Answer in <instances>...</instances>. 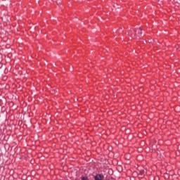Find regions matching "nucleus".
I'll list each match as a JSON object with an SVG mask.
<instances>
[{"mask_svg":"<svg viewBox=\"0 0 180 180\" xmlns=\"http://www.w3.org/2000/svg\"><path fill=\"white\" fill-rule=\"evenodd\" d=\"M57 5H58V2L56 1Z\"/></svg>","mask_w":180,"mask_h":180,"instance_id":"nucleus-6","label":"nucleus"},{"mask_svg":"<svg viewBox=\"0 0 180 180\" xmlns=\"http://www.w3.org/2000/svg\"><path fill=\"white\" fill-rule=\"evenodd\" d=\"M129 33L131 34V36L134 35L135 38L137 37V34H136L134 29H131Z\"/></svg>","mask_w":180,"mask_h":180,"instance_id":"nucleus-3","label":"nucleus"},{"mask_svg":"<svg viewBox=\"0 0 180 180\" xmlns=\"http://www.w3.org/2000/svg\"><path fill=\"white\" fill-rule=\"evenodd\" d=\"M95 180H102L103 179V174H97L94 177Z\"/></svg>","mask_w":180,"mask_h":180,"instance_id":"nucleus-2","label":"nucleus"},{"mask_svg":"<svg viewBox=\"0 0 180 180\" xmlns=\"http://www.w3.org/2000/svg\"><path fill=\"white\" fill-rule=\"evenodd\" d=\"M156 1H160V0H156Z\"/></svg>","mask_w":180,"mask_h":180,"instance_id":"nucleus-7","label":"nucleus"},{"mask_svg":"<svg viewBox=\"0 0 180 180\" xmlns=\"http://www.w3.org/2000/svg\"><path fill=\"white\" fill-rule=\"evenodd\" d=\"M140 174H141V175H143V174H144V170H141V171H140Z\"/></svg>","mask_w":180,"mask_h":180,"instance_id":"nucleus-5","label":"nucleus"},{"mask_svg":"<svg viewBox=\"0 0 180 180\" xmlns=\"http://www.w3.org/2000/svg\"><path fill=\"white\" fill-rule=\"evenodd\" d=\"M143 29L141 27H139L136 32H138V36L136 34V39H141V34H143V32H141Z\"/></svg>","mask_w":180,"mask_h":180,"instance_id":"nucleus-1","label":"nucleus"},{"mask_svg":"<svg viewBox=\"0 0 180 180\" xmlns=\"http://www.w3.org/2000/svg\"><path fill=\"white\" fill-rule=\"evenodd\" d=\"M82 180H88V177L83 176V177H82Z\"/></svg>","mask_w":180,"mask_h":180,"instance_id":"nucleus-4","label":"nucleus"}]
</instances>
